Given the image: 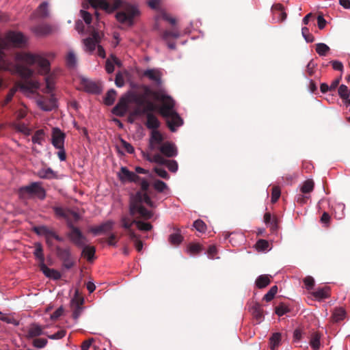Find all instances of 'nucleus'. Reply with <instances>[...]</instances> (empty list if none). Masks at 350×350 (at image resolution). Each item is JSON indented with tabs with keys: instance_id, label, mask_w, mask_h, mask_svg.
<instances>
[{
	"instance_id": "nucleus-21",
	"label": "nucleus",
	"mask_w": 350,
	"mask_h": 350,
	"mask_svg": "<svg viewBox=\"0 0 350 350\" xmlns=\"http://www.w3.org/2000/svg\"><path fill=\"white\" fill-rule=\"evenodd\" d=\"M23 79V80L21 81H19L20 82H23L25 81V79L21 77ZM18 82L16 83V88H12V89L10 90L8 94H7L5 100L2 102V104L1 105L3 107L5 106L6 105H8L12 99L14 95L15 94L16 90H17V88H19L21 91L24 92H29V93H34L38 88L34 90L32 92H29V91H24L23 90H21L18 85Z\"/></svg>"
},
{
	"instance_id": "nucleus-11",
	"label": "nucleus",
	"mask_w": 350,
	"mask_h": 350,
	"mask_svg": "<svg viewBox=\"0 0 350 350\" xmlns=\"http://www.w3.org/2000/svg\"><path fill=\"white\" fill-rule=\"evenodd\" d=\"M65 138V133L59 128L53 129L51 143L55 148H62L64 146Z\"/></svg>"
},
{
	"instance_id": "nucleus-30",
	"label": "nucleus",
	"mask_w": 350,
	"mask_h": 350,
	"mask_svg": "<svg viewBox=\"0 0 350 350\" xmlns=\"http://www.w3.org/2000/svg\"><path fill=\"white\" fill-rule=\"evenodd\" d=\"M346 317V311L342 308H335L332 314V320L334 322H339Z\"/></svg>"
},
{
	"instance_id": "nucleus-7",
	"label": "nucleus",
	"mask_w": 350,
	"mask_h": 350,
	"mask_svg": "<svg viewBox=\"0 0 350 350\" xmlns=\"http://www.w3.org/2000/svg\"><path fill=\"white\" fill-rule=\"evenodd\" d=\"M57 256L62 261L63 267L66 269H71L75 265V261L71 258L70 248L55 247Z\"/></svg>"
},
{
	"instance_id": "nucleus-45",
	"label": "nucleus",
	"mask_w": 350,
	"mask_h": 350,
	"mask_svg": "<svg viewBox=\"0 0 350 350\" xmlns=\"http://www.w3.org/2000/svg\"><path fill=\"white\" fill-rule=\"evenodd\" d=\"M329 51V47L324 43H318L316 44V51L321 56H325Z\"/></svg>"
},
{
	"instance_id": "nucleus-22",
	"label": "nucleus",
	"mask_w": 350,
	"mask_h": 350,
	"mask_svg": "<svg viewBox=\"0 0 350 350\" xmlns=\"http://www.w3.org/2000/svg\"><path fill=\"white\" fill-rule=\"evenodd\" d=\"M134 172L129 171L126 167H122L118 173L119 179L122 182H130L133 180Z\"/></svg>"
},
{
	"instance_id": "nucleus-13",
	"label": "nucleus",
	"mask_w": 350,
	"mask_h": 350,
	"mask_svg": "<svg viewBox=\"0 0 350 350\" xmlns=\"http://www.w3.org/2000/svg\"><path fill=\"white\" fill-rule=\"evenodd\" d=\"M157 109L156 105L152 101L148 100L146 103L141 107H136L132 112L133 116L147 115L148 113H152Z\"/></svg>"
},
{
	"instance_id": "nucleus-48",
	"label": "nucleus",
	"mask_w": 350,
	"mask_h": 350,
	"mask_svg": "<svg viewBox=\"0 0 350 350\" xmlns=\"http://www.w3.org/2000/svg\"><path fill=\"white\" fill-rule=\"evenodd\" d=\"M83 42L86 51L92 53L95 50L97 44L95 42V41H94L92 38H88L83 40Z\"/></svg>"
},
{
	"instance_id": "nucleus-54",
	"label": "nucleus",
	"mask_w": 350,
	"mask_h": 350,
	"mask_svg": "<svg viewBox=\"0 0 350 350\" xmlns=\"http://www.w3.org/2000/svg\"><path fill=\"white\" fill-rule=\"evenodd\" d=\"M135 225L142 231H149L152 228V226L150 223H146L138 219H137Z\"/></svg>"
},
{
	"instance_id": "nucleus-16",
	"label": "nucleus",
	"mask_w": 350,
	"mask_h": 350,
	"mask_svg": "<svg viewBox=\"0 0 350 350\" xmlns=\"http://www.w3.org/2000/svg\"><path fill=\"white\" fill-rule=\"evenodd\" d=\"M39 267L46 277L54 280H59L61 278V273L58 271L49 268L44 263H40Z\"/></svg>"
},
{
	"instance_id": "nucleus-37",
	"label": "nucleus",
	"mask_w": 350,
	"mask_h": 350,
	"mask_svg": "<svg viewBox=\"0 0 350 350\" xmlns=\"http://www.w3.org/2000/svg\"><path fill=\"white\" fill-rule=\"evenodd\" d=\"M161 38L165 41L167 42L170 38H178L180 37V33L176 29L173 30H165L162 32Z\"/></svg>"
},
{
	"instance_id": "nucleus-38",
	"label": "nucleus",
	"mask_w": 350,
	"mask_h": 350,
	"mask_svg": "<svg viewBox=\"0 0 350 350\" xmlns=\"http://www.w3.org/2000/svg\"><path fill=\"white\" fill-rule=\"evenodd\" d=\"M53 210L57 217L64 218V219H68L69 213L70 212V210L66 209L60 206H53Z\"/></svg>"
},
{
	"instance_id": "nucleus-61",
	"label": "nucleus",
	"mask_w": 350,
	"mask_h": 350,
	"mask_svg": "<svg viewBox=\"0 0 350 350\" xmlns=\"http://www.w3.org/2000/svg\"><path fill=\"white\" fill-rule=\"evenodd\" d=\"M48 341L45 338H36L33 341V345L36 348H43L44 347Z\"/></svg>"
},
{
	"instance_id": "nucleus-29",
	"label": "nucleus",
	"mask_w": 350,
	"mask_h": 350,
	"mask_svg": "<svg viewBox=\"0 0 350 350\" xmlns=\"http://www.w3.org/2000/svg\"><path fill=\"white\" fill-rule=\"evenodd\" d=\"M38 175L40 178H44V179H52V178H57L56 172H54L50 167H48L46 169L40 170L38 172Z\"/></svg>"
},
{
	"instance_id": "nucleus-57",
	"label": "nucleus",
	"mask_w": 350,
	"mask_h": 350,
	"mask_svg": "<svg viewBox=\"0 0 350 350\" xmlns=\"http://www.w3.org/2000/svg\"><path fill=\"white\" fill-rule=\"evenodd\" d=\"M153 186L155 190L160 193L164 191L167 188L166 183L160 180H157L154 183Z\"/></svg>"
},
{
	"instance_id": "nucleus-17",
	"label": "nucleus",
	"mask_w": 350,
	"mask_h": 350,
	"mask_svg": "<svg viewBox=\"0 0 350 350\" xmlns=\"http://www.w3.org/2000/svg\"><path fill=\"white\" fill-rule=\"evenodd\" d=\"M146 126L148 129H158L161 125L159 119L152 113H148L146 115Z\"/></svg>"
},
{
	"instance_id": "nucleus-42",
	"label": "nucleus",
	"mask_w": 350,
	"mask_h": 350,
	"mask_svg": "<svg viewBox=\"0 0 350 350\" xmlns=\"http://www.w3.org/2000/svg\"><path fill=\"white\" fill-rule=\"evenodd\" d=\"M312 294L316 298L324 299L329 296V290L327 287L321 288L317 289Z\"/></svg>"
},
{
	"instance_id": "nucleus-46",
	"label": "nucleus",
	"mask_w": 350,
	"mask_h": 350,
	"mask_svg": "<svg viewBox=\"0 0 350 350\" xmlns=\"http://www.w3.org/2000/svg\"><path fill=\"white\" fill-rule=\"evenodd\" d=\"M338 92V95L342 100L347 98L350 96V90L347 85L343 84L339 86Z\"/></svg>"
},
{
	"instance_id": "nucleus-27",
	"label": "nucleus",
	"mask_w": 350,
	"mask_h": 350,
	"mask_svg": "<svg viewBox=\"0 0 350 350\" xmlns=\"http://www.w3.org/2000/svg\"><path fill=\"white\" fill-rule=\"evenodd\" d=\"M273 14L278 18L280 21H283L286 18V14L283 10L281 4H275L272 7Z\"/></svg>"
},
{
	"instance_id": "nucleus-24",
	"label": "nucleus",
	"mask_w": 350,
	"mask_h": 350,
	"mask_svg": "<svg viewBox=\"0 0 350 350\" xmlns=\"http://www.w3.org/2000/svg\"><path fill=\"white\" fill-rule=\"evenodd\" d=\"M43 327L36 323L31 324L27 334V338H31L39 336L43 334Z\"/></svg>"
},
{
	"instance_id": "nucleus-39",
	"label": "nucleus",
	"mask_w": 350,
	"mask_h": 350,
	"mask_svg": "<svg viewBox=\"0 0 350 350\" xmlns=\"http://www.w3.org/2000/svg\"><path fill=\"white\" fill-rule=\"evenodd\" d=\"M66 63L69 68H73L77 64V57L75 53L70 51L66 57Z\"/></svg>"
},
{
	"instance_id": "nucleus-63",
	"label": "nucleus",
	"mask_w": 350,
	"mask_h": 350,
	"mask_svg": "<svg viewBox=\"0 0 350 350\" xmlns=\"http://www.w3.org/2000/svg\"><path fill=\"white\" fill-rule=\"evenodd\" d=\"M256 247L260 250H266L269 247V242L265 239H259L256 243Z\"/></svg>"
},
{
	"instance_id": "nucleus-36",
	"label": "nucleus",
	"mask_w": 350,
	"mask_h": 350,
	"mask_svg": "<svg viewBox=\"0 0 350 350\" xmlns=\"http://www.w3.org/2000/svg\"><path fill=\"white\" fill-rule=\"evenodd\" d=\"M36 14L38 17L42 18H46L49 16L48 3L46 2H43L39 5L36 10Z\"/></svg>"
},
{
	"instance_id": "nucleus-34",
	"label": "nucleus",
	"mask_w": 350,
	"mask_h": 350,
	"mask_svg": "<svg viewBox=\"0 0 350 350\" xmlns=\"http://www.w3.org/2000/svg\"><path fill=\"white\" fill-rule=\"evenodd\" d=\"M281 334L276 332L273 334L269 339V346L271 350H275L278 347L281 341Z\"/></svg>"
},
{
	"instance_id": "nucleus-8",
	"label": "nucleus",
	"mask_w": 350,
	"mask_h": 350,
	"mask_svg": "<svg viewBox=\"0 0 350 350\" xmlns=\"http://www.w3.org/2000/svg\"><path fill=\"white\" fill-rule=\"evenodd\" d=\"M138 213L140 217L144 219H149L153 216L152 211L147 210L143 204H137L135 202H129V214L131 217Z\"/></svg>"
},
{
	"instance_id": "nucleus-52",
	"label": "nucleus",
	"mask_w": 350,
	"mask_h": 350,
	"mask_svg": "<svg viewBox=\"0 0 350 350\" xmlns=\"http://www.w3.org/2000/svg\"><path fill=\"white\" fill-rule=\"evenodd\" d=\"M188 251L193 255L198 254L202 250V247L199 243H189L188 245Z\"/></svg>"
},
{
	"instance_id": "nucleus-4",
	"label": "nucleus",
	"mask_w": 350,
	"mask_h": 350,
	"mask_svg": "<svg viewBox=\"0 0 350 350\" xmlns=\"http://www.w3.org/2000/svg\"><path fill=\"white\" fill-rule=\"evenodd\" d=\"M137 90L129 92L127 94L131 103H135L137 107H141L146 103L150 96H153L157 100V94H159L153 92L148 85H137Z\"/></svg>"
},
{
	"instance_id": "nucleus-1",
	"label": "nucleus",
	"mask_w": 350,
	"mask_h": 350,
	"mask_svg": "<svg viewBox=\"0 0 350 350\" xmlns=\"http://www.w3.org/2000/svg\"><path fill=\"white\" fill-rule=\"evenodd\" d=\"M27 39L21 32L10 31L5 37V39L0 38V70L8 71L12 74L18 75L25 79L23 82L18 83V87L24 91L32 92L40 88L38 81L31 79L34 71L27 66L36 64L38 67V72L45 76L46 88L44 93L51 94L55 88V76L51 73V64L49 59H53V53H47L44 55L33 54L31 53L21 52L15 55L16 63L8 61L5 58L3 49L10 44L16 47H22L26 44Z\"/></svg>"
},
{
	"instance_id": "nucleus-28",
	"label": "nucleus",
	"mask_w": 350,
	"mask_h": 350,
	"mask_svg": "<svg viewBox=\"0 0 350 350\" xmlns=\"http://www.w3.org/2000/svg\"><path fill=\"white\" fill-rule=\"evenodd\" d=\"M84 88L86 92L98 94L100 92V87L94 81L85 80L83 81Z\"/></svg>"
},
{
	"instance_id": "nucleus-53",
	"label": "nucleus",
	"mask_w": 350,
	"mask_h": 350,
	"mask_svg": "<svg viewBox=\"0 0 350 350\" xmlns=\"http://www.w3.org/2000/svg\"><path fill=\"white\" fill-rule=\"evenodd\" d=\"M163 138L161 134V133L156 130H152L151 133L150 141L151 142H155L157 144H161L163 141Z\"/></svg>"
},
{
	"instance_id": "nucleus-59",
	"label": "nucleus",
	"mask_w": 350,
	"mask_h": 350,
	"mask_svg": "<svg viewBox=\"0 0 350 350\" xmlns=\"http://www.w3.org/2000/svg\"><path fill=\"white\" fill-rule=\"evenodd\" d=\"M288 311V308L284 304H280L275 308V313L280 317L285 314Z\"/></svg>"
},
{
	"instance_id": "nucleus-55",
	"label": "nucleus",
	"mask_w": 350,
	"mask_h": 350,
	"mask_svg": "<svg viewBox=\"0 0 350 350\" xmlns=\"http://www.w3.org/2000/svg\"><path fill=\"white\" fill-rule=\"evenodd\" d=\"M193 227L200 232H204L206 230V225L201 219H197L193 223Z\"/></svg>"
},
{
	"instance_id": "nucleus-20",
	"label": "nucleus",
	"mask_w": 350,
	"mask_h": 350,
	"mask_svg": "<svg viewBox=\"0 0 350 350\" xmlns=\"http://www.w3.org/2000/svg\"><path fill=\"white\" fill-rule=\"evenodd\" d=\"M250 312L254 318L260 323L263 319V311L261 305L258 303H254L250 307Z\"/></svg>"
},
{
	"instance_id": "nucleus-10",
	"label": "nucleus",
	"mask_w": 350,
	"mask_h": 350,
	"mask_svg": "<svg viewBox=\"0 0 350 350\" xmlns=\"http://www.w3.org/2000/svg\"><path fill=\"white\" fill-rule=\"evenodd\" d=\"M33 232L38 235L44 236L46 239L49 238H53L58 241L62 242L64 241L63 238L57 234L53 229L49 228L46 226H35L33 228Z\"/></svg>"
},
{
	"instance_id": "nucleus-44",
	"label": "nucleus",
	"mask_w": 350,
	"mask_h": 350,
	"mask_svg": "<svg viewBox=\"0 0 350 350\" xmlns=\"http://www.w3.org/2000/svg\"><path fill=\"white\" fill-rule=\"evenodd\" d=\"M83 299H81L76 302V304L75 306V308H74L73 312H72V317L75 320L78 319V318L79 317V316L81 314L82 309H83L81 307V305L83 304Z\"/></svg>"
},
{
	"instance_id": "nucleus-43",
	"label": "nucleus",
	"mask_w": 350,
	"mask_h": 350,
	"mask_svg": "<svg viewBox=\"0 0 350 350\" xmlns=\"http://www.w3.org/2000/svg\"><path fill=\"white\" fill-rule=\"evenodd\" d=\"M35 246L36 250L33 252L34 256L39 260L40 263H44V256L42 245L39 243H36Z\"/></svg>"
},
{
	"instance_id": "nucleus-50",
	"label": "nucleus",
	"mask_w": 350,
	"mask_h": 350,
	"mask_svg": "<svg viewBox=\"0 0 350 350\" xmlns=\"http://www.w3.org/2000/svg\"><path fill=\"white\" fill-rule=\"evenodd\" d=\"M278 292V286L276 285L273 286L269 291L264 295L263 299L266 301H271L275 297Z\"/></svg>"
},
{
	"instance_id": "nucleus-15",
	"label": "nucleus",
	"mask_w": 350,
	"mask_h": 350,
	"mask_svg": "<svg viewBox=\"0 0 350 350\" xmlns=\"http://www.w3.org/2000/svg\"><path fill=\"white\" fill-rule=\"evenodd\" d=\"M160 152L167 157H173L177 155L178 152L176 146L170 142L163 143L159 148Z\"/></svg>"
},
{
	"instance_id": "nucleus-41",
	"label": "nucleus",
	"mask_w": 350,
	"mask_h": 350,
	"mask_svg": "<svg viewBox=\"0 0 350 350\" xmlns=\"http://www.w3.org/2000/svg\"><path fill=\"white\" fill-rule=\"evenodd\" d=\"M264 222L266 224L270 225L272 230H275L278 228L277 219L271 217L270 213H266L264 215Z\"/></svg>"
},
{
	"instance_id": "nucleus-49",
	"label": "nucleus",
	"mask_w": 350,
	"mask_h": 350,
	"mask_svg": "<svg viewBox=\"0 0 350 350\" xmlns=\"http://www.w3.org/2000/svg\"><path fill=\"white\" fill-rule=\"evenodd\" d=\"M114 222L111 220H108L99 226L100 233H106L111 231L113 229Z\"/></svg>"
},
{
	"instance_id": "nucleus-5",
	"label": "nucleus",
	"mask_w": 350,
	"mask_h": 350,
	"mask_svg": "<svg viewBox=\"0 0 350 350\" xmlns=\"http://www.w3.org/2000/svg\"><path fill=\"white\" fill-rule=\"evenodd\" d=\"M19 196L23 198H29L33 196L38 197L40 200H44L46 197V191L41 187L40 183L34 182L29 185L22 187L18 190Z\"/></svg>"
},
{
	"instance_id": "nucleus-19",
	"label": "nucleus",
	"mask_w": 350,
	"mask_h": 350,
	"mask_svg": "<svg viewBox=\"0 0 350 350\" xmlns=\"http://www.w3.org/2000/svg\"><path fill=\"white\" fill-rule=\"evenodd\" d=\"M32 31L38 36H44L51 33L52 28L49 25L41 24L33 27Z\"/></svg>"
},
{
	"instance_id": "nucleus-47",
	"label": "nucleus",
	"mask_w": 350,
	"mask_h": 350,
	"mask_svg": "<svg viewBox=\"0 0 350 350\" xmlns=\"http://www.w3.org/2000/svg\"><path fill=\"white\" fill-rule=\"evenodd\" d=\"M44 132L42 129L36 131L32 137L33 143L42 144V142L44 140Z\"/></svg>"
},
{
	"instance_id": "nucleus-32",
	"label": "nucleus",
	"mask_w": 350,
	"mask_h": 350,
	"mask_svg": "<svg viewBox=\"0 0 350 350\" xmlns=\"http://www.w3.org/2000/svg\"><path fill=\"white\" fill-rule=\"evenodd\" d=\"M117 92L114 89H111L106 93L104 97V103L106 105H112L116 100Z\"/></svg>"
},
{
	"instance_id": "nucleus-64",
	"label": "nucleus",
	"mask_w": 350,
	"mask_h": 350,
	"mask_svg": "<svg viewBox=\"0 0 350 350\" xmlns=\"http://www.w3.org/2000/svg\"><path fill=\"white\" fill-rule=\"evenodd\" d=\"M66 332L64 329H61L52 335H48V337L52 340H58L64 338L66 336Z\"/></svg>"
},
{
	"instance_id": "nucleus-18",
	"label": "nucleus",
	"mask_w": 350,
	"mask_h": 350,
	"mask_svg": "<svg viewBox=\"0 0 350 350\" xmlns=\"http://www.w3.org/2000/svg\"><path fill=\"white\" fill-rule=\"evenodd\" d=\"M144 76L154 81L157 85L161 83V73L157 69H148L144 71Z\"/></svg>"
},
{
	"instance_id": "nucleus-26",
	"label": "nucleus",
	"mask_w": 350,
	"mask_h": 350,
	"mask_svg": "<svg viewBox=\"0 0 350 350\" xmlns=\"http://www.w3.org/2000/svg\"><path fill=\"white\" fill-rule=\"evenodd\" d=\"M114 64L120 66V62L114 55H111L110 59H107L105 63V70L107 73L110 74L114 71Z\"/></svg>"
},
{
	"instance_id": "nucleus-40",
	"label": "nucleus",
	"mask_w": 350,
	"mask_h": 350,
	"mask_svg": "<svg viewBox=\"0 0 350 350\" xmlns=\"http://www.w3.org/2000/svg\"><path fill=\"white\" fill-rule=\"evenodd\" d=\"M314 181L311 179H308L303 183L301 187V191L304 194L310 193L314 189Z\"/></svg>"
},
{
	"instance_id": "nucleus-3",
	"label": "nucleus",
	"mask_w": 350,
	"mask_h": 350,
	"mask_svg": "<svg viewBox=\"0 0 350 350\" xmlns=\"http://www.w3.org/2000/svg\"><path fill=\"white\" fill-rule=\"evenodd\" d=\"M157 100L162 103L158 111L161 116L166 119L168 128L172 132L176 131V127L183 124V121L180 116L174 111V100L171 96L163 94H156Z\"/></svg>"
},
{
	"instance_id": "nucleus-51",
	"label": "nucleus",
	"mask_w": 350,
	"mask_h": 350,
	"mask_svg": "<svg viewBox=\"0 0 350 350\" xmlns=\"http://www.w3.org/2000/svg\"><path fill=\"white\" fill-rule=\"evenodd\" d=\"M183 237L180 233H174L170 235L169 241L172 245H178L183 241Z\"/></svg>"
},
{
	"instance_id": "nucleus-33",
	"label": "nucleus",
	"mask_w": 350,
	"mask_h": 350,
	"mask_svg": "<svg viewBox=\"0 0 350 350\" xmlns=\"http://www.w3.org/2000/svg\"><path fill=\"white\" fill-rule=\"evenodd\" d=\"M12 126L17 131L21 132L25 135H30L31 130L27 127V124L21 122H14Z\"/></svg>"
},
{
	"instance_id": "nucleus-62",
	"label": "nucleus",
	"mask_w": 350,
	"mask_h": 350,
	"mask_svg": "<svg viewBox=\"0 0 350 350\" xmlns=\"http://www.w3.org/2000/svg\"><path fill=\"white\" fill-rule=\"evenodd\" d=\"M154 171L157 173L158 176L164 178L165 180H168L170 178V176L165 170L161 167H154Z\"/></svg>"
},
{
	"instance_id": "nucleus-60",
	"label": "nucleus",
	"mask_w": 350,
	"mask_h": 350,
	"mask_svg": "<svg viewBox=\"0 0 350 350\" xmlns=\"http://www.w3.org/2000/svg\"><path fill=\"white\" fill-rule=\"evenodd\" d=\"M165 165L167 167L168 170L172 172H176L178 170V163L174 160L167 159Z\"/></svg>"
},
{
	"instance_id": "nucleus-2",
	"label": "nucleus",
	"mask_w": 350,
	"mask_h": 350,
	"mask_svg": "<svg viewBox=\"0 0 350 350\" xmlns=\"http://www.w3.org/2000/svg\"><path fill=\"white\" fill-rule=\"evenodd\" d=\"M109 3L105 0H92V4L95 8H100L108 13H111L118 8L122 10L116 14L117 21L122 24L133 26L135 19L139 17L141 12L137 3H132L124 0H111Z\"/></svg>"
},
{
	"instance_id": "nucleus-9",
	"label": "nucleus",
	"mask_w": 350,
	"mask_h": 350,
	"mask_svg": "<svg viewBox=\"0 0 350 350\" xmlns=\"http://www.w3.org/2000/svg\"><path fill=\"white\" fill-rule=\"evenodd\" d=\"M129 102L131 101L128 94L122 96L116 105L112 109V113L118 117L124 116L128 111Z\"/></svg>"
},
{
	"instance_id": "nucleus-6",
	"label": "nucleus",
	"mask_w": 350,
	"mask_h": 350,
	"mask_svg": "<svg viewBox=\"0 0 350 350\" xmlns=\"http://www.w3.org/2000/svg\"><path fill=\"white\" fill-rule=\"evenodd\" d=\"M67 225L70 229V232L67 234V236L70 241L78 247H83L87 241L86 237L72 222L68 221Z\"/></svg>"
},
{
	"instance_id": "nucleus-58",
	"label": "nucleus",
	"mask_w": 350,
	"mask_h": 350,
	"mask_svg": "<svg viewBox=\"0 0 350 350\" xmlns=\"http://www.w3.org/2000/svg\"><path fill=\"white\" fill-rule=\"evenodd\" d=\"M301 33L303 37L305 38L307 42H313L314 40V36L309 32L308 27H303L301 29Z\"/></svg>"
},
{
	"instance_id": "nucleus-35",
	"label": "nucleus",
	"mask_w": 350,
	"mask_h": 350,
	"mask_svg": "<svg viewBox=\"0 0 350 350\" xmlns=\"http://www.w3.org/2000/svg\"><path fill=\"white\" fill-rule=\"evenodd\" d=\"M321 334L318 332H314L311 335L310 345L314 350H319L321 346L320 342Z\"/></svg>"
},
{
	"instance_id": "nucleus-31",
	"label": "nucleus",
	"mask_w": 350,
	"mask_h": 350,
	"mask_svg": "<svg viewBox=\"0 0 350 350\" xmlns=\"http://www.w3.org/2000/svg\"><path fill=\"white\" fill-rule=\"evenodd\" d=\"M121 226L126 231L129 229H132L131 227L133 224H136L137 219H131L127 215H123L120 219Z\"/></svg>"
},
{
	"instance_id": "nucleus-25",
	"label": "nucleus",
	"mask_w": 350,
	"mask_h": 350,
	"mask_svg": "<svg viewBox=\"0 0 350 350\" xmlns=\"http://www.w3.org/2000/svg\"><path fill=\"white\" fill-rule=\"evenodd\" d=\"M271 278L272 277L270 275H260L256 280V286L258 288H265L270 284Z\"/></svg>"
},
{
	"instance_id": "nucleus-56",
	"label": "nucleus",
	"mask_w": 350,
	"mask_h": 350,
	"mask_svg": "<svg viewBox=\"0 0 350 350\" xmlns=\"http://www.w3.org/2000/svg\"><path fill=\"white\" fill-rule=\"evenodd\" d=\"M281 195V191L279 187L274 186L272 188L271 192V202L275 203L280 198Z\"/></svg>"
},
{
	"instance_id": "nucleus-14",
	"label": "nucleus",
	"mask_w": 350,
	"mask_h": 350,
	"mask_svg": "<svg viewBox=\"0 0 350 350\" xmlns=\"http://www.w3.org/2000/svg\"><path fill=\"white\" fill-rule=\"evenodd\" d=\"M38 106L44 111H50L56 107V100L53 95H51L50 98H42L39 99L38 101Z\"/></svg>"
},
{
	"instance_id": "nucleus-12",
	"label": "nucleus",
	"mask_w": 350,
	"mask_h": 350,
	"mask_svg": "<svg viewBox=\"0 0 350 350\" xmlns=\"http://www.w3.org/2000/svg\"><path fill=\"white\" fill-rule=\"evenodd\" d=\"M130 202L141 204L145 202L148 206L151 208L154 207V204L150 199L148 193H143L142 191H137L135 195L131 197Z\"/></svg>"
},
{
	"instance_id": "nucleus-23",
	"label": "nucleus",
	"mask_w": 350,
	"mask_h": 350,
	"mask_svg": "<svg viewBox=\"0 0 350 350\" xmlns=\"http://www.w3.org/2000/svg\"><path fill=\"white\" fill-rule=\"evenodd\" d=\"M81 255L87 258L88 261L92 262L95 257L96 248L94 246L84 245Z\"/></svg>"
}]
</instances>
